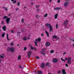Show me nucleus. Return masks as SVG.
<instances>
[{
  "label": "nucleus",
  "instance_id": "c756f323",
  "mask_svg": "<svg viewBox=\"0 0 74 74\" xmlns=\"http://www.w3.org/2000/svg\"><path fill=\"white\" fill-rule=\"evenodd\" d=\"M35 58L36 59H40V57L38 56L36 57Z\"/></svg>",
  "mask_w": 74,
  "mask_h": 74
},
{
  "label": "nucleus",
  "instance_id": "bb28decb",
  "mask_svg": "<svg viewBox=\"0 0 74 74\" xmlns=\"http://www.w3.org/2000/svg\"><path fill=\"white\" fill-rule=\"evenodd\" d=\"M19 68H20V69H23L24 68V66H23V67H22V66H19Z\"/></svg>",
  "mask_w": 74,
  "mask_h": 74
},
{
  "label": "nucleus",
  "instance_id": "393cba45",
  "mask_svg": "<svg viewBox=\"0 0 74 74\" xmlns=\"http://www.w3.org/2000/svg\"><path fill=\"white\" fill-rule=\"evenodd\" d=\"M7 49L8 51H11V48H10V47H8Z\"/></svg>",
  "mask_w": 74,
  "mask_h": 74
},
{
  "label": "nucleus",
  "instance_id": "69168bd1",
  "mask_svg": "<svg viewBox=\"0 0 74 74\" xmlns=\"http://www.w3.org/2000/svg\"><path fill=\"white\" fill-rule=\"evenodd\" d=\"M19 44H18L17 45V46H19Z\"/></svg>",
  "mask_w": 74,
  "mask_h": 74
},
{
  "label": "nucleus",
  "instance_id": "1a4fd4ad",
  "mask_svg": "<svg viewBox=\"0 0 74 74\" xmlns=\"http://www.w3.org/2000/svg\"><path fill=\"white\" fill-rule=\"evenodd\" d=\"M68 4H69V2H66L64 4V7H67L68 6Z\"/></svg>",
  "mask_w": 74,
  "mask_h": 74
},
{
  "label": "nucleus",
  "instance_id": "c03bdc74",
  "mask_svg": "<svg viewBox=\"0 0 74 74\" xmlns=\"http://www.w3.org/2000/svg\"><path fill=\"white\" fill-rule=\"evenodd\" d=\"M11 45H13V43L12 42V43H10Z\"/></svg>",
  "mask_w": 74,
  "mask_h": 74
},
{
  "label": "nucleus",
  "instance_id": "7c9ffc66",
  "mask_svg": "<svg viewBox=\"0 0 74 74\" xmlns=\"http://www.w3.org/2000/svg\"><path fill=\"white\" fill-rule=\"evenodd\" d=\"M53 52H54V51L53 50H51L50 51V53H53Z\"/></svg>",
  "mask_w": 74,
  "mask_h": 74
},
{
  "label": "nucleus",
  "instance_id": "9b49d317",
  "mask_svg": "<svg viewBox=\"0 0 74 74\" xmlns=\"http://www.w3.org/2000/svg\"><path fill=\"white\" fill-rule=\"evenodd\" d=\"M46 47L50 46V43L48 42H47L46 44Z\"/></svg>",
  "mask_w": 74,
  "mask_h": 74
},
{
  "label": "nucleus",
  "instance_id": "0e129e2a",
  "mask_svg": "<svg viewBox=\"0 0 74 74\" xmlns=\"http://www.w3.org/2000/svg\"><path fill=\"white\" fill-rule=\"evenodd\" d=\"M1 30H0V33H1Z\"/></svg>",
  "mask_w": 74,
  "mask_h": 74
},
{
  "label": "nucleus",
  "instance_id": "de8ad7c7",
  "mask_svg": "<svg viewBox=\"0 0 74 74\" xmlns=\"http://www.w3.org/2000/svg\"><path fill=\"white\" fill-rule=\"evenodd\" d=\"M42 50L43 51H45V48H43V49H42Z\"/></svg>",
  "mask_w": 74,
  "mask_h": 74
},
{
  "label": "nucleus",
  "instance_id": "8fccbe9b",
  "mask_svg": "<svg viewBox=\"0 0 74 74\" xmlns=\"http://www.w3.org/2000/svg\"><path fill=\"white\" fill-rule=\"evenodd\" d=\"M41 36H44V34H42Z\"/></svg>",
  "mask_w": 74,
  "mask_h": 74
},
{
  "label": "nucleus",
  "instance_id": "ddd939ff",
  "mask_svg": "<svg viewBox=\"0 0 74 74\" xmlns=\"http://www.w3.org/2000/svg\"><path fill=\"white\" fill-rule=\"evenodd\" d=\"M62 74H66V72H65V70L64 69H62Z\"/></svg>",
  "mask_w": 74,
  "mask_h": 74
},
{
  "label": "nucleus",
  "instance_id": "dca6fc26",
  "mask_svg": "<svg viewBox=\"0 0 74 74\" xmlns=\"http://www.w3.org/2000/svg\"><path fill=\"white\" fill-rule=\"evenodd\" d=\"M58 14H56L55 15V19H57V18H58Z\"/></svg>",
  "mask_w": 74,
  "mask_h": 74
},
{
  "label": "nucleus",
  "instance_id": "72a5a7b5",
  "mask_svg": "<svg viewBox=\"0 0 74 74\" xmlns=\"http://www.w3.org/2000/svg\"><path fill=\"white\" fill-rule=\"evenodd\" d=\"M60 73H61V71H58V74H60Z\"/></svg>",
  "mask_w": 74,
  "mask_h": 74
},
{
  "label": "nucleus",
  "instance_id": "6ab92c4d",
  "mask_svg": "<svg viewBox=\"0 0 74 74\" xmlns=\"http://www.w3.org/2000/svg\"><path fill=\"white\" fill-rule=\"evenodd\" d=\"M46 34L47 35V37H49V33L48 32L46 31Z\"/></svg>",
  "mask_w": 74,
  "mask_h": 74
},
{
  "label": "nucleus",
  "instance_id": "473e14b6",
  "mask_svg": "<svg viewBox=\"0 0 74 74\" xmlns=\"http://www.w3.org/2000/svg\"><path fill=\"white\" fill-rule=\"evenodd\" d=\"M61 60L62 61H63L64 62H65V60L63 59V58H61Z\"/></svg>",
  "mask_w": 74,
  "mask_h": 74
},
{
  "label": "nucleus",
  "instance_id": "3c124183",
  "mask_svg": "<svg viewBox=\"0 0 74 74\" xmlns=\"http://www.w3.org/2000/svg\"><path fill=\"white\" fill-rule=\"evenodd\" d=\"M71 40L72 41H73V42H74V39H72Z\"/></svg>",
  "mask_w": 74,
  "mask_h": 74
},
{
  "label": "nucleus",
  "instance_id": "2eb2a0df",
  "mask_svg": "<svg viewBox=\"0 0 74 74\" xmlns=\"http://www.w3.org/2000/svg\"><path fill=\"white\" fill-rule=\"evenodd\" d=\"M37 73L38 74H43L42 72L41 71H37Z\"/></svg>",
  "mask_w": 74,
  "mask_h": 74
},
{
  "label": "nucleus",
  "instance_id": "aec40b11",
  "mask_svg": "<svg viewBox=\"0 0 74 74\" xmlns=\"http://www.w3.org/2000/svg\"><path fill=\"white\" fill-rule=\"evenodd\" d=\"M23 40H24L25 41H26V40H27V38H26V37H25L23 38Z\"/></svg>",
  "mask_w": 74,
  "mask_h": 74
},
{
  "label": "nucleus",
  "instance_id": "f3484780",
  "mask_svg": "<svg viewBox=\"0 0 74 74\" xmlns=\"http://www.w3.org/2000/svg\"><path fill=\"white\" fill-rule=\"evenodd\" d=\"M61 8H55V10L57 11V10H60Z\"/></svg>",
  "mask_w": 74,
  "mask_h": 74
},
{
  "label": "nucleus",
  "instance_id": "338daca9",
  "mask_svg": "<svg viewBox=\"0 0 74 74\" xmlns=\"http://www.w3.org/2000/svg\"><path fill=\"white\" fill-rule=\"evenodd\" d=\"M73 47H74V44H73Z\"/></svg>",
  "mask_w": 74,
  "mask_h": 74
},
{
  "label": "nucleus",
  "instance_id": "6e6d98bb",
  "mask_svg": "<svg viewBox=\"0 0 74 74\" xmlns=\"http://www.w3.org/2000/svg\"><path fill=\"white\" fill-rule=\"evenodd\" d=\"M17 34H19V33H20V32H17Z\"/></svg>",
  "mask_w": 74,
  "mask_h": 74
},
{
  "label": "nucleus",
  "instance_id": "58836bf2",
  "mask_svg": "<svg viewBox=\"0 0 74 74\" xmlns=\"http://www.w3.org/2000/svg\"><path fill=\"white\" fill-rule=\"evenodd\" d=\"M21 22L22 23L24 22V19H22L21 20Z\"/></svg>",
  "mask_w": 74,
  "mask_h": 74
},
{
  "label": "nucleus",
  "instance_id": "a211bd4d",
  "mask_svg": "<svg viewBox=\"0 0 74 74\" xmlns=\"http://www.w3.org/2000/svg\"><path fill=\"white\" fill-rule=\"evenodd\" d=\"M52 38L53 39H54V38H58V36L53 35Z\"/></svg>",
  "mask_w": 74,
  "mask_h": 74
},
{
  "label": "nucleus",
  "instance_id": "4468645a",
  "mask_svg": "<svg viewBox=\"0 0 74 74\" xmlns=\"http://www.w3.org/2000/svg\"><path fill=\"white\" fill-rule=\"evenodd\" d=\"M2 29H3L4 31H6V26H4L2 28Z\"/></svg>",
  "mask_w": 74,
  "mask_h": 74
},
{
  "label": "nucleus",
  "instance_id": "37998d69",
  "mask_svg": "<svg viewBox=\"0 0 74 74\" xmlns=\"http://www.w3.org/2000/svg\"><path fill=\"white\" fill-rule=\"evenodd\" d=\"M65 66H66V67H68V65L67 64H65Z\"/></svg>",
  "mask_w": 74,
  "mask_h": 74
},
{
  "label": "nucleus",
  "instance_id": "49530a36",
  "mask_svg": "<svg viewBox=\"0 0 74 74\" xmlns=\"http://www.w3.org/2000/svg\"><path fill=\"white\" fill-rule=\"evenodd\" d=\"M66 52H65L63 53V55H65V54H66Z\"/></svg>",
  "mask_w": 74,
  "mask_h": 74
},
{
  "label": "nucleus",
  "instance_id": "423d86ee",
  "mask_svg": "<svg viewBox=\"0 0 74 74\" xmlns=\"http://www.w3.org/2000/svg\"><path fill=\"white\" fill-rule=\"evenodd\" d=\"M45 63H42V64L40 65V67L42 69H44V67H45Z\"/></svg>",
  "mask_w": 74,
  "mask_h": 74
},
{
  "label": "nucleus",
  "instance_id": "20e7f679",
  "mask_svg": "<svg viewBox=\"0 0 74 74\" xmlns=\"http://www.w3.org/2000/svg\"><path fill=\"white\" fill-rule=\"evenodd\" d=\"M71 58H68L67 62L68 64H71Z\"/></svg>",
  "mask_w": 74,
  "mask_h": 74
},
{
  "label": "nucleus",
  "instance_id": "f03ea898",
  "mask_svg": "<svg viewBox=\"0 0 74 74\" xmlns=\"http://www.w3.org/2000/svg\"><path fill=\"white\" fill-rule=\"evenodd\" d=\"M46 26H47L48 27H50V29L49 30L50 32H51V31L52 32L53 31V29H52V26L50 24H46Z\"/></svg>",
  "mask_w": 74,
  "mask_h": 74
},
{
  "label": "nucleus",
  "instance_id": "bf43d9fd",
  "mask_svg": "<svg viewBox=\"0 0 74 74\" xmlns=\"http://www.w3.org/2000/svg\"><path fill=\"white\" fill-rule=\"evenodd\" d=\"M31 5H33V3H31Z\"/></svg>",
  "mask_w": 74,
  "mask_h": 74
},
{
  "label": "nucleus",
  "instance_id": "774afa93",
  "mask_svg": "<svg viewBox=\"0 0 74 74\" xmlns=\"http://www.w3.org/2000/svg\"><path fill=\"white\" fill-rule=\"evenodd\" d=\"M48 74H51V73H48Z\"/></svg>",
  "mask_w": 74,
  "mask_h": 74
},
{
  "label": "nucleus",
  "instance_id": "a878e982",
  "mask_svg": "<svg viewBox=\"0 0 74 74\" xmlns=\"http://www.w3.org/2000/svg\"><path fill=\"white\" fill-rule=\"evenodd\" d=\"M48 15V14L47 13L44 16V17H45L46 18V17H47V16Z\"/></svg>",
  "mask_w": 74,
  "mask_h": 74
},
{
  "label": "nucleus",
  "instance_id": "052dcab7",
  "mask_svg": "<svg viewBox=\"0 0 74 74\" xmlns=\"http://www.w3.org/2000/svg\"><path fill=\"white\" fill-rule=\"evenodd\" d=\"M37 11H39V9H38L37 10Z\"/></svg>",
  "mask_w": 74,
  "mask_h": 74
},
{
  "label": "nucleus",
  "instance_id": "79ce46f5",
  "mask_svg": "<svg viewBox=\"0 0 74 74\" xmlns=\"http://www.w3.org/2000/svg\"><path fill=\"white\" fill-rule=\"evenodd\" d=\"M49 65V63H47L46 64V66H48Z\"/></svg>",
  "mask_w": 74,
  "mask_h": 74
},
{
  "label": "nucleus",
  "instance_id": "4c0bfd02",
  "mask_svg": "<svg viewBox=\"0 0 74 74\" xmlns=\"http://www.w3.org/2000/svg\"><path fill=\"white\" fill-rule=\"evenodd\" d=\"M1 23L2 25H4V21H2Z\"/></svg>",
  "mask_w": 74,
  "mask_h": 74
},
{
  "label": "nucleus",
  "instance_id": "a18cd8bd",
  "mask_svg": "<svg viewBox=\"0 0 74 74\" xmlns=\"http://www.w3.org/2000/svg\"><path fill=\"white\" fill-rule=\"evenodd\" d=\"M60 0H58V3H60Z\"/></svg>",
  "mask_w": 74,
  "mask_h": 74
},
{
  "label": "nucleus",
  "instance_id": "09e8293b",
  "mask_svg": "<svg viewBox=\"0 0 74 74\" xmlns=\"http://www.w3.org/2000/svg\"><path fill=\"white\" fill-rule=\"evenodd\" d=\"M65 59L66 60H68V59H67V58H65Z\"/></svg>",
  "mask_w": 74,
  "mask_h": 74
},
{
  "label": "nucleus",
  "instance_id": "5701e85b",
  "mask_svg": "<svg viewBox=\"0 0 74 74\" xmlns=\"http://www.w3.org/2000/svg\"><path fill=\"white\" fill-rule=\"evenodd\" d=\"M19 8H17L16 9V11H19Z\"/></svg>",
  "mask_w": 74,
  "mask_h": 74
},
{
  "label": "nucleus",
  "instance_id": "b1692460",
  "mask_svg": "<svg viewBox=\"0 0 74 74\" xmlns=\"http://www.w3.org/2000/svg\"><path fill=\"white\" fill-rule=\"evenodd\" d=\"M6 37H7V38L8 40H9V38H8V34H6Z\"/></svg>",
  "mask_w": 74,
  "mask_h": 74
},
{
  "label": "nucleus",
  "instance_id": "e433bc0d",
  "mask_svg": "<svg viewBox=\"0 0 74 74\" xmlns=\"http://www.w3.org/2000/svg\"><path fill=\"white\" fill-rule=\"evenodd\" d=\"M56 29H57V28H58V24H56Z\"/></svg>",
  "mask_w": 74,
  "mask_h": 74
},
{
  "label": "nucleus",
  "instance_id": "39448f33",
  "mask_svg": "<svg viewBox=\"0 0 74 74\" xmlns=\"http://www.w3.org/2000/svg\"><path fill=\"white\" fill-rule=\"evenodd\" d=\"M10 18H8L6 20V22L7 23V24H9L10 23Z\"/></svg>",
  "mask_w": 74,
  "mask_h": 74
},
{
  "label": "nucleus",
  "instance_id": "0eeeda50",
  "mask_svg": "<svg viewBox=\"0 0 74 74\" xmlns=\"http://www.w3.org/2000/svg\"><path fill=\"white\" fill-rule=\"evenodd\" d=\"M53 63H57L58 62V59L56 58H54L53 60Z\"/></svg>",
  "mask_w": 74,
  "mask_h": 74
},
{
  "label": "nucleus",
  "instance_id": "9d476101",
  "mask_svg": "<svg viewBox=\"0 0 74 74\" xmlns=\"http://www.w3.org/2000/svg\"><path fill=\"white\" fill-rule=\"evenodd\" d=\"M68 23H69V22H68V21L66 20L64 21V25H65V26H66V25H67V24H68Z\"/></svg>",
  "mask_w": 74,
  "mask_h": 74
},
{
  "label": "nucleus",
  "instance_id": "ea45409f",
  "mask_svg": "<svg viewBox=\"0 0 74 74\" xmlns=\"http://www.w3.org/2000/svg\"><path fill=\"white\" fill-rule=\"evenodd\" d=\"M13 3L14 4H15V3H16V1H14L13 2Z\"/></svg>",
  "mask_w": 74,
  "mask_h": 74
},
{
  "label": "nucleus",
  "instance_id": "680f3d73",
  "mask_svg": "<svg viewBox=\"0 0 74 74\" xmlns=\"http://www.w3.org/2000/svg\"><path fill=\"white\" fill-rule=\"evenodd\" d=\"M14 0H11V1H14Z\"/></svg>",
  "mask_w": 74,
  "mask_h": 74
},
{
  "label": "nucleus",
  "instance_id": "6e6552de",
  "mask_svg": "<svg viewBox=\"0 0 74 74\" xmlns=\"http://www.w3.org/2000/svg\"><path fill=\"white\" fill-rule=\"evenodd\" d=\"M10 51L12 52H14V51H15V49L13 47H12L10 49Z\"/></svg>",
  "mask_w": 74,
  "mask_h": 74
},
{
  "label": "nucleus",
  "instance_id": "cd10ccee",
  "mask_svg": "<svg viewBox=\"0 0 74 74\" xmlns=\"http://www.w3.org/2000/svg\"><path fill=\"white\" fill-rule=\"evenodd\" d=\"M8 18V17H7V16H5L3 17V19H7V18Z\"/></svg>",
  "mask_w": 74,
  "mask_h": 74
},
{
  "label": "nucleus",
  "instance_id": "7ed1b4c3",
  "mask_svg": "<svg viewBox=\"0 0 74 74\" xmlns=\"http://www.w3.org/2000/svg\"><path fill=\"white\" fill-rule=\"evenodd\" d=\"M32 52L31 51H28L27 53V57L29 58H30L31 56V55H32Z\"/></svg>",
  "mask_w": 74,
  "mask_h": 74
},
{
  "label": "nucleus",
  "instance_id": "c85d7f7f",
  "mask_svg": "<svg viewBox=\"0 0 74 74\" xmlns=\"http://www.w3.org/2000/svg\"><path fill=\"white\" fill-rule=\"evenodd\" d=\"M4 36H5V33H3L2 34V37H4Z\"/></svg>",
  "mask_w": 74,
  "mask_h": 74
},
{
  "label": "nucleus",
  "instance_id": "c9c22d12",
  "mask_svg": "<svg viewBox=\"0 0 74 74\" xmlns=\"http://www.w3.org/2000/svg\"><path fill=\"white\" fill-rule=\"evenodd\" d=\"M26 49H27V48H26V47H24V51H26Z\"/></svg>",
  "mask_w": 74,
  "mask_h": 74
},
{
  "label": "nucleus",
  "instance_id": "864d4df0",
  "mask_svg": "<svg viewBox=\"0 0 74 74\" xmlns=\"http://www.w3.org/2000/svg\"><path fill=\"white\" fill-rule=\"evenodd\" d=\"M11 15V14H8V16H10V15Z\"/></svg>",
  "mask_w": 74,
  "mask_h": 74
},
{
  "label": "nucleus",
  "instance_id": "4be33fe9",
  "mask_svg": "<svg viewBox=\"0 0 74 74\" xmlns=\"http://www.w3.org/2000/svg\"><path fill=\"white\" fill-rule=\"evenodd\" d=\"M41 53L42 54V55H45V52H43V51H42V50L41 51Z\"/></svg>",
  "mask_w": 74,
  "mask_h": 74
},
{
  "label": "nucleus",
  "instance_id": "f257e3e1",
  "mask_svg": "<svg viewBox=\"0 0 74 74\" xmlns=\"http://www.w3.org/2000/svg\"><path fill=\"white\" fill-rule=\"evenodd\" d=\"M41 38H39L36 39L35 40V44L36 46H37V45H37V42H38H38H41Z\"/></svg>",
  "mask_w": 74,
  "mask_h": 74
},
{
  "label": "nucleus",
  "instance_id": "2f4dec72",
  "mask_svg": "<svg viewBox=\"0 0 74 74\" xmlns=\"http://www.w3.org/2000/svg\"><path fill=\"white\" fill-rule=\"evenodd\" d=\"M17 5L18 6H19L20 5V2H18L17 3Z\"/></svg>",
  "mask_w": 74,
  "mask_h": 74
},
{
  "label": "nucleus",
  "instance_id": "e2e57ef3",
  "mask_svg": "<svg viewBox=\"0 0 74 74\" xmlns=\"http://www.w3.org/2000/svg\"><path fill=\"white\" fill-rule=\"evenodd\" d=\"M50 2H51V0H49Z\"/></svg>",
  "mask_w": 74,
  "mask_h": 74
},
{
  "label": "nucleus",
  "instance_id": "603ef678",
  "mask_svg": "<svg viewBox=\"0 0 74 74\" xmlns=\"http://www.w3.org/2000/svg\"><path fill=\"white\" fill-rule=\"evenodd\" d=\"M6 8L5 7H3V8H4V9H5V8Z\"/></svg>",
  "mask_w": 74,
  "mask_h": 74
},
{
  "label": "nucleus",
  "instance_id": "f704fd0d",
  "mask_svg": "<svg viewBox=\"0 0 74 74\" xmlns=\"http://www.w3.org/2000/svg\"><path fill=\"white\" fill-rule=\"evenodd\" d=\"M30 46H31V49L32 50L33 49V47H32V46L31 45H30Z\"/></svg>",
  "mask_w": 74,
  "mask_h": 74
},
{
  "label": "nucleus",
  "instance_id": "412c9836",
  "mask_svg": "<svg viewBox=\"0 0 74 74\" xmlns=\"http://www.w3.org/2000/svg\"><path fill=\"white\" fill-rule=\"evenodd\" d=\"M21 58V55H19L18 56V60H20Z\"/></svg>",
  "mask_w": 74,
  "mask_h": 74
},
{
  "label": "nucleus",
  "instance_id": "5fc2aeb1",
  "mask_svg": "<svg viewBox=\"0 0 74 74\" xmlns=\"http://www.w3.org/2000/svg\"><path fill=\"white\" fill-rule=\"evenodd\" d=\"M36 8H38V6L37 5H36Z\"/></svg>",
  "mask_w": 74,
  "mask_h": 74
},
{
  "label": "nucleus",
  "instance_id": "a19ab883",
  "mask_svg": "<svg viewBox=\"0 0 74 74\" xmlns=\"http://www.w3.org/2000/svg\"><path fill=\"white\" fill-rule=\"evenodd\" d=\"M5 10V11H8V9L7 8H6Z\"/></svg>",
  "mask_w": 74,
  "mask_h": 74
},
{
  "label": "nucleus",
  "instance_id": "f8f14e48",
  "mask_svg": "<svg viewBox=\"0 0 74 74\" xmlns=\"http://www.w3.org/2000/svg\"><path fill=\"white\" fill-rule=\"evenodd\" d=\"M0 58H4V55L3 54H2L1 55Z\"/></svg>",
  "mask_w": 74,
  "mask_h": 74
},
{
  "label": "nucleus",
  "instance_id": "13d9d810",
  "mask_svg": "<svg viewBox=\"0 0 74 74\" xmlns=\"http://www.w3.org/2000/svg\"><path fill=\"white\" fill-rule=\"evenodd\" d=\"M36 18H37V17H38V16L37 15H36Z\"/></svg>",
  "mask_w": 74,
  "mask_h": 74
},
{
  "label": "nucleus",
  "instance_id": "4d7b16f0",
  "mask_svg": "<svg viewBox=\"0 0 74 74\" xmlns=\"http://www.w3.org/2000/svg\"><path fill=\"white\" fill-rule=\"evenodd\" d=\"M14 32V30H12L11 31V32Z\"/></svg>",
  "mask_w": 74,
  "mask_h": 74
}]
</instances>
